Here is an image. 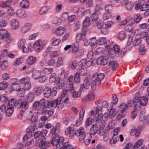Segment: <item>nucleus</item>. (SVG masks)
I'll use <instances>...</instances> for the list:
<instances>
[{
	"label": "nucleus",
	"mask_w": 149,
	"mask_h": 149,
	"mask_svg": "<svg viewBox=\"0 0 149 149\" xmlns=\"http://www.w3.org/2000/svg\"><path fill=\"white\" fill-rule=\"evenodd\" d=\"M64 139L63 137H54L52 139L51 144L55 146L56 149H70L72 146L68 141L64 142Z\"/></svg>",
	"instance_id": "1"
},
{
	"label": "nucleus",
	"mask_w": 149,
	"mask_h": 149,
	"mask_svg": "<svg viewBox=\"0 0 149 149\" xmlns=\"http://www.w3.org/2000/svg\"><path fill=\"white\" fill-rule=\"evenodd\" d=\"M104 75L102 73H95L92 77V81L91 83V88L93 90L95 89L96 85H99L101 83V80L104 78Z\"/></svg>",
	"instance_id": "2"
},
{
	"label": "nucleus",
	"mask_w": 149,
	"mask_h": 149,
	"mask_svg": "<svg viewBox=\"0 0 149 149\" xmlns=\"http://www.w3.org/2000/svg\"><path fill=\"white\" fill-rule=\"evenodd\" d=\"M0 36L1 38L5 42V46L6 47L9 46L12 39L11 38V34L6 30L3 29L0 30Z\"/></svg>",
	"instance_id": "3"
},
{
	"label": "nucleus",
	"mask_w": 149,
	"mask_h": 149,
	"mask_svg": "<svg viewBox=\"0 0 149 149\" xmlns=\"http://www.w3.org/2000/svg\"><path fill=\"white\" fill-rule=\"evenodd\" d=\"M148 101L146 97L144 96L141 97L140 98H139V101L134 105V110H137V109L139 108L140 105L142 106H145L147 103Z\"/></svg>",
	"instance_id": "4"
},
{
	"label": "nucleus",
	"mask_w": 149,
	"mask_h": 149,
	"mask_svg": "<svg viewBox=\"0 0 149 149\" xmlns=\"http://www.w3.org/2000/svg\"><path fill=\"white\" fill-rule=\"evenodd\" d=\"M60 129V123H56V125L54 127H53V128L51 129L49 133L50 136L52 137L54 136L53 138L57 136L59 137L57 135V134L59 132Z\"/></svg>",
	"instance_id": "5"
},
{
	"label": "nucleus",
	"mask_w": 149,
	"mask_h": 149,
	"mask_svg": "<svg viewBox=\"0 0 149 149\" xmlns=\"http://www.w3.org/2000/svg\"><path fill=\"white\" fill-rule=\"evenodd\" d=\"M44 44L42 41L41 40H38L35 42L33 47L36 51L39 52L43 48Z\"/></svg>",
	"instance_id": "6"
},
{
	"label": "nucleus",
	"mask_w": 149,
	"mask_h": 149,
	"mask_svg": "<svg viewBox=\"0 0 149 149\" xmlns=\"http://www.w3.org/2000/svg\"><path fill=\"white\" fill-rule=\"evenodd\" d=\"M89 75L87 76L84 80L83 83L80 85V90L83 91L84 89H88L90 86V78Z\"/></svg>",
	"instance_id": "7"
},
{
	"label": "nucleus",
	"mask_w": 149,
	"mask_h": 149,
	"mask_svg": "<svg viewBox=\"0 0 149 149\" xmlns=\"http://www.w3.org/2000/svg\"><path fill=\"white\" fill-rule=\"evenodd\" d=\"M134 101H130L127 104L125 103H122L120 106V110L122 113L125 112L129 107H131L132 105V104L133 103Z\"/></svg>",
	"instance_id": "8"
},
{
	"label": "nucleus",
	"mask_w": 149,
	"mask_h": 149,
	"mask_svg": "<svg viewBox=\"0 0 149 149\" xmlns=\"http://www.w3.org/2000/svg\"><path fill=\"white\" fill-rule=\"evenodd\" d=\"M75 131L74 130V127H72V125L68 127L65 131V134L69 135L70 139L73 138L75 135Z\"/></svg>",
	"instance_id": "9"
},
{
	"label": "nucleus",
	"mask_w": 149,
	"mask_h": 149,
	"mask_svg": "<svg viewBox=\"0 0 149 149\" xmlns=\"http://www.w3.org/2000/svg\"><path fill=\"white\" fill-rule=\"evenodd\" d=\"M10 25L12 29L14 30L18 29L20 27L19 21L15 19H13L11 20Z\"/></svg>",
	"instance_id": "10"
},
{
	"label": "nucleus",
	"mask_w": 149,
	"mask_h": 149,
	"mask_svg": "<svg viewBox=\"0 0 149 149\" xmlns=\"http://www.w3.org/2000/svg\"><path fill=\"white\" fill-rule=\"evenodd\" d=\"M17 16L19 18L23 19L26 16V11L22 9H18L16 12Z\"/></svg>",
	"instance_id": "11"
},
{
	"label": "nucleus",
	"mask_w": 149,
	"mask_h": 149,
	"mask_svg": "<svg viewBox=\"0 0 149 149\" xmlns=\"http://www.w3.org/2000/svg\"><path fill=\"white\" fill-rule=\"evenodd\" d=\"M86 32V30L85 29H84V30H83L81 32L77 34L76 36L77 42H79L81 40L83 41V40H85Z\"/></svg>",
	"instance_id": "12"
},
{
	"label": "nucleus",
	"mask_w": 149,
	"mask_h": 149,
	"mask_svg": "<svg viewBox=\"0 0 149 149\" xmlns=\"http://www.w3.org/2000/svg\"><path fill=\"white\" fill-rule=\"evenodd\" d=\"M97 43L99 45H104L106 47H107L109 44V41H107L106 38L104 37L99 38L97 41Z\"/></svg>",
	"instance_id": "13"
},
{
	"label": "nucleus",
	"mask_w": 149,
	"mask_h": 149,
	"mask_svg": "<svg viewBox=\"0 0 149 149\" xmlns=\"http://www.w3.org/2000/svg\"><path fill=\"white\" fill-rule=\"evenodd\" d=\"M38 113H35L33 114V116L29 114L28 116L27 121L29 123H34L36 122L38 118Z\"/></svg>",
	"instance_id": "14"
},
{
	"label": "nucleus",
	"mask_w": 149,
	"mask_h": 149,
	"mask_svg": "<svg viewBox=\"0 0 149 149\" xmlns=\"http://www.w3.org/2000/svg\"><path fill=\"white\" fill-rule=\"evenodd\" d=\"M97 24V27L99 29H101V31L103 33H105L107 32V30L106 28H103V27L104 25V23L101 21H99L98 22L97 21L95 22Z\"/></svg>",
	"instance_id": "15"
},
{
	"label": "nucleus",
	"mask_w": 149,
	"mask_h": 149,
	"mask_svg": "<svg viewBox=\"0 0 149 149\" xmlns=\"http://www.w3.org/2000/svg\"><path fill=\"white\" fill-rule=\"evenodd\" d=\"M42 91L45 97L47 98L51 96L52 91L50 88L45 87L43 89Z\"/></svg>",
	"instance_id": "16"
},
{
	"label": "nucleus",
	"mask_w": 149,
	"mask_h": 149,
	"mask_svg": "<svg viewBox=\"0 0 149 149\" xmlns=\"http://www.w3.org/2000/svg\"><path fill=\"white\" fill-rule=\"evenodd\" d=\"M55 83L58 89H60L62 88L63 86L64 81L59 77H58Z\"/></svg>",
	"instance_id": "17"
},
{
	"label": "nucleus",
	"mask_w": 149,
	"mask_h": 149,
	"mask_svg": "<svg viewBox=\"0 0 149 149\" xmlns=\"http://www.w3.org/2000/svg\"><path fill=\"white\" fill-rule=\"evenodd\" d=\"M31 26V24L29 23L25 24L22 28V32L24 33H26L29 30Z\"/></svg>",
	"instance_id": "18"
},
{
	"label": "nucleus",
	"mask_w": 149,
	"mask_h": 149,
	"mask_svg": "<svg viewBox=\"0 0 149 149\" xmlns=\"http://www.w3.org/2000/svg\"><path fill=\"white\" fill-rule=\"evenodd\" d=\"M141 97L140 92L139 91L136 92L134 95V99L130 100L134 101V102L132 104V105L134 106V105L136 104L139 101V98H140Z\"/></svg>",
	"instance_id": "19"
},
{
	"label": "nucleus",
	"mask_w": 149,
	"mask_h": 149,
	"mask_svg": "<svg viewBox=\"0 0 149 149\" xmlns=\"http://www.w3.org/2000/svg\"><path fill=\"white\" fill-rule=\"evenodd\" d=\"M68 16V20L69 22L73 21L76 19V16L75 15H72L68 16V13L67 12H64L62 15V17H67Z\"/></svg>",
	"instance_id": "20"
},
{
	"label": "nucleus",
	"mask_w": 149,
	"mask_h": 149,
	"mask_svg": "<svg viewBox=\"0 0 149 149\" xmlns=\"http://www.w3.org/2000/svg\"><path fill=\"white\" fill-rule=\"evenodd\" d=\"M92 138V136L89 133L85 134L84 135L83 139L85 143L87 145H88Z\"/></svg>",
	"instance_id": "21"
},
{
	"label": "nucleus",
	"mask_w": 149,
	"mask_h": 149,
	"mask_svg": "<svg viewBox=\"0 0 149 149\" xmlns=\"http://www.w3.org/2000/svg\"><path fill=\"white\" fill-rule=\"evenodd\" d=\"M29 107V105L28 102L25 100L22 101L19 105V107L24 110H27Z\"/></svg>",
	"instance_id": "22"
},
{
	"label": "nucleus",
	"mask_w": 149,
	"mask_h": 149,
	"mask_svg": "<svg viewBox=\"0 0 149 149\" xmlns=\"http://www.w3.org/2000/svg\"><path fill=\"white\" fill-rule=\"evenodd\" d=\"M36 57L33 56H29L27 59L26 63L29 65H32L36 61Z\"/></svg>",
	"instance_id": "23"
},
{
	"label": "nucleus",
	"mask_w": 149,
	"mask_h": 149,
	"mask_svg": "<svg viewBox=\"0 0 149 149\" xmlns=\"http://www.w3.org/2000/svg\"><path fill=\"white\" fill-rule=\"evenodd\" d=\"M140 133L139 131L134 127H133L131 129L130 131L131 135L135 136L136 137H138L140 135Z\"/></svg>",
	"instance_id": "24"
},
{
	"label": "nucleus",
	"mask_w": 149,
	"mask_h": 149,
	"mask_svg": "<svg viewBox=\"0 0 149 149\" xmlns=\"http://www.w3.org/2000/svg\"><path fill=\"white\" fill-rule=\"evenodd\" d=\"M85 132L84 129L81 127H80L75 132V135L77 136L84 135Z\"/></svg>",
	"instance_id": "25"
},
{
	"label": "nucleus",
	"mask_w": 149,
	"mask_h": 149,
	"mask_svg": "<svg viewBox=\"0 0 149 149\" xmlns=\"http://www.w3.org/2000/svg\"><path fill=\"white\" fill-rule=\"evenodd\" d=\"M118 65V63L116 61H110L109 63L108 66H110L113 71L116 70V69Z\"/></svg>",
	"instance_id": "26"
},
{
	"label": "nucleus",
	"mask_w": 149,
	"mask_h": 149,
	"mask_svg": "<svg viewBox=\"0 0 149 149\" xmlns=\"http://www.w3.org/2000/svg\"><path fill=\"white\" fill-rule=\"evenodd\" d=\"M61 97H58L57 99L55 100L54 101L52 100V107H56L57 106V104H59L60 102H61L62 100Z\"/></svg>",
	"instance_id": "27"
},
{
	"label": "nucleus",
	"mask_w": 149,
	"mask_h": 149,
	"mask_svg": "<svg viewBox=\"0 0 149 149\" xmlns=\"http://www.w3.org/2000/svg\"><path fill=\"white\" fill-rule=\"evenodd\" d=\"M20 6L23 8H27L30 5L29 2L27 0H23L20 3Z\"/></svg>",
	"instance_id": "28"
},
{
	"label": "nucleus",
	"mask_w": 149,
	"mask_h": 149,
	"mask_svg": "<svg viewBox=\"0 0 149 149\" xmlns=\"http://www.w3.org/2000/svg\"><path fill=\"white\" fill-rule=\"evenodd\" d=\"M13 0H7L5 1H3L0 3V6L2 7L9 6Z\"/></svg>",
	"instance_id": "29"
},
{
	"label": "nucleus",
	"mask_w": 149,
	"mask_h": 149,
	"mask_svg": "<svg viewBox=\"0 0 149 149\" xmlns=\"http://www.w3.org/2000/svg\"><path fill=\"white\" fill-rule=\"evenodd\" d=\"M47 146V142L43 140H41L39 144V146L41 149H46Z\"/></svg>",
	"instance_id": "30"
},
{
	"label": "nucleus",
	"mask_w": 149,
	"mask_h": 149,
	"mask_svg": "<svg viewBox=\"0 0 149 149\" xmlns=\"http://www.w3.org/2000/svg\"><path fill=\"white\" fill-rule=\"evenodd\" d=\"M50 9V8L46 6H44L42 7L40 10L39 13L40 15L46 13L47 11Z\"/></svg>",
	"instance_id": "31"
},
{
	"label": "nucleus",
	"mask_w": 149,
	"mask_h": 149,
	"mask_svg": "<svg viewBox=\"0 0 149 149\" xmlns=\"http://www.w3.org/2000/svg\"><path fill=\"white\" fill-rule=\"evenodd\" d=\"M143 140L141 139L138 140L134 144L133 146L134 149H137L143 144Z\"/></svg>",
	"instance_id": "32"
},
{
	"label": "nucleus",
	"mask_w": 149,
	"mask_h": 149,
	"mask_svg": "<svg viewBox=\"0 0 149 149\" xmlns=\"http://www.w3.org/2000/svg\"><path fill=\"white\" fill-rule=\"evenodd\" d=\"M97 125H93L91 128L90 130V134L91 135H95L96 134L97 132Z\"/></svg>",
	"instance_id": "33"
},
{
	"label": "nucleus",
	"mask_w": 149,
	"mask_h": 149,
	"mask_svg": "<svg viewBox=\"0 0 149 149\" xmlns=\"http://www.w3.org/2000/svg\"><path fill=\"white\" fill-rule=\"evenodd\" d=\"M64 30L63 27L59 26L57 29L56 31V33L58 36H60L62 35L64 33Z\"/></svg>",
	"instance_id": "34"
},
{
	"label": "nucleus",
	"mask_w": 149,
	"mask_h": 149,
	"mask_svg": "<svg viewBox=\"0 0 149 149\" xmlns=\"http://www.w3.org/2000/svg\"><path fill=\"white\" fill-rule=\"evenodd\" d=\"M32 76L34 79H37L41 76L40 72L38 70H35L33 72Z\"/></svg>",
	"instance_id": "35"
},
{
	"label": "nucleus",
	"mask_w": 149,
	"mask_h": 149,
	"mask_svg": "<svg viewBox=\"0 0 149 149\" xmlns=\"http://www.w3.org/2000/svg\"><path fill=\"white\" fill-rule=\"evenodd\" d=\"M81 91L80 90L78 91H74L71 93L72 94V96L74 98H77L79 97L81 95Z\"/></svg>",
	"instance_id": "36"
},
{
	"label": "nucleus",
	"mask_w": 149,
	"mask_h": 149,
	"mask_svg": "<svg viewBox=\"0 0 149 149\" xmlns=\"http://www.w3.org/2000/svg\"><path fill=\"white\" fill-rule=\"evenodd\" d=\"M7 12L8 15L10 16H13L15 14V10L12 7L8 8L7 10Z\"/></svg>",
	"instance_id": "37"
},
{
	"label": "nucleus",
	"mask_w": 149,
	"mask_h": 149,
	"mask_svg": "<svg viewBox=\"0 0 149 149\" xmlns=\"http://www.w3.org/2000/svg\"><path fill=\"white\" fill-rule=\"evenodd\" d=\"M93 23V22L88 17H86L83 21L84 25L86 26L89 25Z\"/></svg>",
	"instance_id": "38"
},
{
	"label": "nucleus",
	"mask_w": 149,
	"mask_h": 149,
	"mask_svg": "<svg viewBox=\"0 0 149 149\" xmlns=\"http://www.w3.org/2000/svg\"><path fill=\"white\" fill-rule=\"evenodd\" d=\"M17 95L19 97H23L25 95L24 89L23 88H19L17 90Z\"/></svg>",
	"instance_id": "39"
},
{
	"label": "nucleus",
	"mask_w": 149,
	"mask_h": 149,
	"mask_svg": "<svg viewBox=\"0 0 149 149\" xmlns=\"http://www.w3.org/2000/svg\"><path fill=\"white\" fill-rule=\"evenodd\" d=\"M118 38L120 40H122L125 39L126 37L125 32L123 31L120 32L117 35Z\"/></svg>",
	"instance_id": "40"
},
{
	"label": "nucleus",
	"mask_w": 149,
	"mask_h": 149,
	"mask_svg": "<svg viewBox=\"0 0 149 149\" xmlns=\"http://www.w3.org/2000/svg\"><path fill=\"white\" fill-rule=\"evenodd\" d=\"M145 4V3L143 0H140L136 4L135 7V9L137 10L138 8H140L141 7L144 6V5ZM144 6H146V5H145Z\"/></svg>",
	"instance_id": "41"
},
{
	"label": "nucleus",
	"mask_w": 149,
	"mask_h": 149,
	"mask_svg": "<svg viewBox=\"0 0 149 149\" xmlns=\"http://www.w3.org/2000/svg\"><path fill=\"white\" fill-rule=\"evenodd\" d=\"M77 66V61L76 60H74L71 61L68 65L69 67L72 70L74 69Z\"/></svg>",
	"instance_id": "42"
},
{
	"label": "nucleus",
	"mask_w": 149,
	"mask_h": 149,
	"mask_svg": "<svg viewBox=\"0 0 149 149\" xmlns=\"http://www.w3.org/2000/svg\"><path fill=\"white\" fill-rule=\"evenodd\" d=\"M98 13L96 12H95L91 16V20L93 23L97 21V20L98 18Z\"/></svg>",
	"instance_id": "43"
},
{
	"label": "nucleus",
	"mask_w": 149,
	"mask_h": 149,
	"mask_svg": "<svg viewBox=\"0 0 149 149\" xmlns=\"http://www.w3.org/2000/svg\"><path fill=\"white\" fill-rule=\"evenodd\" d=\"M35 128L34 127H33L31 126H29L26 129V131L27 133L29 134L31 136L33 135V132L35 131Z\"/></svg>",
	"instance_id": "44"
},
{
	"label": "nucleus",
	"mask_w": 149,
	"mask_h": 149,
	"mask_svg": "<svg viewBox=\"0 0 149 149\" xmlns=\"http://www.w3.org/2000/svg\"><path fill=\"white\" fill-rule=\"evenodd\" d=\"M111 60L110 58L108 56H105L103 57V60L102 61L103 65H104L107 64L109 65V63Z\"/></svg>",
	"instance_id": "45"
},
{
	"label": "nucleus",
	"mask_w": 149,
	"mask_h": 149,
	"mask_svg": "<svg viewBox=\"0 0 149 149\" xmlns=\"http://www.w3.org/2000/svg\"><path fill=\"white\" fill-rule=\"evenodd\" d=\"M67 86L68 91L71 93L75 90V87L74 86L73 83H68Z\"/></svg>",
	"instance_id": "46"
},
{
	"label": "nucleus",
	"mask_w": 149,
	"mask_h": 149,
	"mask_svg": "<svg viewBox=\"0 0 149 149\" xmlns=\"http://www.w3.org/2000/svg\"><path fill=\"white\" fill-rule=\"evenodd\" d=\"M113 105L111 106V109L109 111V115L111 116L114 117L116 115V112L114 109L113 108Z\"/></svg>",
	"instance_id": "47"
},
{
	"label": "nucleus",
	"mask_w": 149,
	"mask_h": 149,
	"mask_svg": "<svg viewBox=\"0 0 149 149\" xmlns=\"http://www.w3.org/2000/svg\"><path fill=\"white\" fill-rule=\"evenodd\" d=\"M13 111L14 109L12 107H8L6 112L7 116H10L13 113Z\"/></svg>",
	"instance_id": "48"
},
{
	"label": "nucleus",
	"mask_w": 149,
	"mask_h": 149,
	"mask_svg": "<svg viewBox=\"0 0 149 149\" xmlns=\"http://www.w3.org/2000/svg\"><path fill=\"white\" fill-rule=\"evenodd\" d=\"M30 79L29 77L27 76L22 78L20 80V82L22 84H25L29 82Z\"/></svg>",
	"instance_id": "49"
},
{
	"label": "nucleus",
	"mask_w": 149,
	"mask_h": 149,
	"mask_svg": "<svg viewBox=\"0 0 149 149\" xmlns=\"http://www.w3.org/2000/svg\"><path fill=\"white\" fill-rule=\"evenodd\" d=\"M42 90L43 89H42L41 87H38L35 89L34 93L36 95L39 96L41 94Z\"/></svg>",
	"instance_id": "50"
},
{
	"label": "nucleus",
	"mask_w": 149,
	"mask_h": 149,
	"mask_svg": "<svg viewBox=\"0 0 149 149\" xmlns=\"http://www.w3.org/2000/svg\"><path fill=\"white\" fill-rule=\"evenodd\" d=\"M134 3L132 2L129 1L126 4V8L127 10H131L133 7Z\"/></svg>",
	"instance_id": "51"
},
{
	"label": "nucleus",
	"mask_w": 149,
	"mask_h": 149,
	"mask_svg": "<svg viewBox=\"0 0 149 149\" xmlns=\"http://www.w3.org/2000/svg\"><path fill=\"white\" fill-rule=\"evenodd\" d=\"M25 40L23 39H22L18 42V47L21 49L25 48Z\"/></svg>",
	"instance_id": "52"
},
{
	"label": "nucleus",
	"mask_w": 149,
	"mask_h": 149,
	"mask_svg": "<svg viewBox=\"0 0 149 149\" xmlns=\"http://www.w3.org/2000/svg\"><path fill=\"white\" fill-rule=\"evenodd\" d=\"M79 72L80 75L83 76L86 74L87 72V70L86 67L81 68L79 69Z\"/></svg>",
	"instance_id": "53"
},
{
	"label": "nucleus",
	"mask_w": 149,
	"mask_h": 149,
	"mask_svg": "<svg viewBox=\"0 0 149 149\" xmlns=\"http://www.w3.org/2000/svg\"><path fill=\"white\" fill-rule=\"evenodd\" d=\"M63 63V58L61 57H59L56 62V65L57 67H60Z\"/></svg>",
	"instance_id": "54"
},
{
	"label": "nucleus",
	"mask_w": 149,
	"mask_h": 149,
	"mask_svg": "<svg viewBox=\"0 0 149 149\" xmlns=\"http://www.w3.org/2000/svg\"><path fill=\"white\" fill-rule=\"evenodd\" d=\"M7 83L3 81L0 83V90H4L7 88Z\"/></svg>",
	"instance_id": "55"
},
{
	"label": "nucleus",
	"mask_w": 149,
	"mask_h": 149,
	"mask_svg": "<svg viewBox=\"0 0 149 149\" xmlns=\"http://www.w3.org/2000/svg\"><path fill=\"white\" fill-rule=\"evenodd\" d=\"M61 21V19L59 18L56 17H54L52 20V23L56 24H60Z\"/></svg>",
	"instance_id": "56"
},
{
	"label": "nucleus",
	"mask_w": 149,
	"mask_h": 149,
	"mask_svg": "<svg viewBox=\"0 0 149 149\" xmlns=\"http://www.w3.org/2000/svg\"><path fill=\"white\" fill-rule=\"evenodd\" d=\"M53 69L52 68H45L43 70V72L46 74H49L52 72Z\"/></svg>",
	"instance_id": "57"
},
{
	"label": "nucleus",
	"mask_w": 149,
	"mask_h": 149,
	"mask_svg": "<svg viewBox=\"0 0 149 149\" xmlns=\"http://www.w3.org/2000/svg\"><path fill=\"white\" fill-rule=\"evenodd\" d=\"M112 16V15L110 12H108L104 14L103 16V18L104 20L110 18Z\"/></svg>",
	"instance_id": "58"
},
{
	"label": "nucleus",
	"mask_w": 149,
	"mask_h": 149,
	"mask_svg": "<svg viewBox=\"0 0 149 149\" xmlns=\"http://www.w3.org/2000/svg\"><path fill=\"white\" fill-rule=\"evenodd\" d=\"M57 78L56 77V74L55 73H53L51 75L49 78V81L51 82L56 81Z\"/></svg>",
	"instance_id": "59"
},
{
	"label": "nucleus",
	"mask_w": 149,
	"mask_h": 149,
	"mask_svg": "<svg viewBox=\"0 0 149 149\" xmlns=\"http://www.w3.org/2000/svg\"><path fill=\"white\" fill-rule=\"evenodd\" d=\"M0 100L2 102H5L8 100V98L5 94H2L0 96Z\"/></svg>",
	"instance_id": "60"
},
{
	"label": "nucleus",
	"mask_w": 149,
	"mask_h": 149,
	"mask_svg": "<svg viewBox=\"0 0 149 149\" xmlns=\"http://www.w3.org/2000/svg\"><path fill=\"white\" fill-rule=\"evenodd\" d=\"M8 63L6 60L1 62L0 64V67L3 69H5Z\"/></svg>",
	"instance_id": "61"
},
{
	"label": "nucleus",
	"mask_w": 149,
	"mask_h": 149,
	"mask_svg": "<svg viewBox=\"0 0 149 149\" xmlns=\"http://www.w3.org/2000/svg\"><path fill=\"white\" fill-rule=\"evenodd\" d=\"M86 58H83L78 63V65L80 67H82L86 64Z\"/></svg>",
	"instance_id": "62"
},
{
	"label": "nucleus",
	"mask_w": 149,
	"mask_h": 149,
	"mask_svg": "<svg viewBox=\"0 0 149 149\" xmlns=\"http://www.w3.org/2000/svg\"><path fill=\"white\" fill-rule=\"evenodd\" d=\"M84 50L83 49H80L77 51L76 53V56L79 57L82 56L84 54Z\"/></svg>",
	"instance_id": "63"
},
{
	"label": "nucleus",
	"mask_w": 149,
	"mask_h": 149,
	"mask_svg": "<svg viewBox=\"0 0 149 149\" xmlns=\"http://www.w3.org/2000/svg\"><path fill=\"white\" fill-rule=\"evenodd\" d=\"M23 61V58H17L14 64L15 65H18L19 64L22 63Z\"/></svg>",
	"instance_id": "64"
}]
</instances>
